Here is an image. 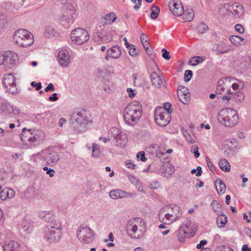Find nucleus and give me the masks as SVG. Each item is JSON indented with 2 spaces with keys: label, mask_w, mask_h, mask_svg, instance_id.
I'll return each instance as SVG.
<instances>
[{
  "label": "nucleus",
  "mask_w": 251,
  "mask_h": 251,
  "mask_svg": "<svg viewBox=\"0 0 251 251\" xmlns=\"http://www.w3.org/2000/svg\"><path fill=\"white\" fill-rule=\"evenodd\" d=\"M182 216L180 207L176 205H170L160 209L158 218L160 222L165 224H170L179 220Z\"/></svg>",
  "instance_id": "nucleus-1"
},
{
  "label": "nucleus",
  "mask_w": 251,
  "mask_h": 251,
  "mask_svg": "<svg viewBox=\"0 0 251 251\" xmlns=\"http://www.w3.org/2000/svg\"><path fill=\"white\" fill-rule=\"evenodd\" d=\"M45 134L41 130H26L25 127L22 129L20 138L25 145L31 148L42 143L45 140Z\"/></svg>",
  "instance_id": "nucleus-2"
},
{
  "label": "nucleus",
  "mask_w": 251,
  "mask_h": 251,
  "mask_svg": "<svg viewBox=\"0 0 251 251\" xmlns=\"http://www.w3.org/2000/svg\"><path fill=\"white\" fill-rule=\"evenodd\" d=\"M146 228L145 222L140 218L130 220L126 225V230L128 235L134 239H140L143 237Z\"/></svg>",
  "instance_id": "nucleus-3"
},
{
  "label": "nucleus",
  "mask_w": 251,
  "mask_h": 251,
  "mask_svg": "<svg viewBox=\"0 0 251 251\" xmlns=\"http://www.w3.org/2000/svg\"><path fill=\"white\" fill-rule=\"evenodd\" d=\"M142 115V106L137 101L131 102L127 105L124 110V118L126 123L131 125L137 122Z\"/></svg>",
  "instance_id": "nucleus-4"
},
{
  "label": "nucleus",
  "mask_w": 251,
  "mask_h": 251,
  "mask_svg": "<svg viewBox=\"0 0 251 251\" xmlns=\"http://www.w3.org/2000/svg\"><path fill=\"white\" fill-rule=\"evenodd\" d=\"M218 120L221 124L226 126H233L238 122L237 112L231 108L223 109L218 114Z\"/></svg>",
  "instance_id": "nucleus-5"
},
{
  "label": "nucleus",
  "mask_w": 251,
  "mask_h": 251,
  "mask_svg": "<svg viewBox=\"0 0 251 251\" xmlns=\"http://www.w3.org/2000/svg\"><path fill=\"white\" fill-rule=\"evenodd\" d=\"M13 39L17 45L24 48L30 46L34 42L32 34L28 30L23 28L19 29L15 32Z\"/></svg>",
  "instance_id": "nucleus-6"
},
{
  "label": "nucleus",
  "mask_w": 251,
  "mask_h": 251,
  "mask_svg": "<svg viewBox=\"0 0 251 251\" xmlns=\"http://www.w3.org/2000/svg\"><path fill=\"white\" fill-rule=\"evenodd\" d=\"M62 12L61 23L64 26L68 27L74 23L77 17L76 10L72 4L67 3L62 7Z\"/></svg>",
  "instance_id": "nucleus-7"
},
{
  "label": "nucleus",
  "mask_w": 251,
  "mask_h": 251,
  "mask_svg": "<svg viewBox=\"0 0 251 251\" xmlns=\"http://www.w3.org/2000/svg\"><path fill=\"white\" fill-rule=\"evenodd\" d=\"M76 234L77 238L83 244H91L95 239L94 231L87 226H79Z\"/></svg>",
  "instance_id": "nucleus-8"
},
{
  "label": "nucleus",
  "mask_w": 251,
  "mask_h": 251,
  "mask_svg": "<svg viewBox=\"0 0 251 251\" xmlns=\"http://www.w3.org/2000/svg\"><path fill=\"white\" fill-rule=\"evenodd\" d=\"M72 41L77 45H82L87 42L89 39V34L87 31L82 28L74 29L71 33Z\"/></svg>",
  "instance_id": "nucleus-9"
},
{
  "label": "nucleus",
  "mask_w": 251,
  "mask_h": 251,
  "mask_svg": "<svg viewBox=\"0 0 251 251\" xmlns=\"http://www.w3.org/2000/svg\"><path fill=\"white\" fill-rule=\"evenodd\" d=\"M236 80L232 77H223L217 83L216 93L218 94L226 96L227 94L230 95L232 94L230 89V82Z\"/></svg>",
  "instance_id": "nucleus-10"
},
{
  "label": "nucleus",
  "mask_w": 251,
  "mask_h": 251,
  "mask_svg": "<svg viewBox=\"0 0 251 251\" xmlns=\"http://www.w3.org/2000/svg\"><path fill=\"white\" fill-rule=\"evenodd\" d=\"M154 120L160 126H165L171 121V115L163 108H156L154 111Z\"/></svg>",
  "instance_id": "nucleus-11"
},
{
  "label": "nucleus",
  "mask_w": 251,
  "mask_h": 251,
  "mask_svg": "<svg viewBox=\"0 0 251 251\" xmlns=\"http://www.w3.org/2000/svg\"><path fill=\"white\" fill-rule=\"evenodd\" d=\"M110 131L113 136L115 145L121 148L124 147L127 141L126 135L117 127L111 128Z\"/></svg>",
  "instance_id": "nucleus-12"
},
{
  "label": "nucleus",
  "mask_w": 251,
  "mask_h": 251,
  "mask_svg": "<svg viewBox=\"0 0 251 251\" xmlns=\"http://www.w3.org/2000/svg\"><path fill=\"white\" fill-rule=\"evenodd\" d=\"M2 85L6 89V91L12 95L18 94L15 77L11 74H5L2 78Z\"/></svg>",
  "instance_id": "nucleus-13"
},
{
  "label": "nucleus",
  "mask_w": 251,
  "mask_h": 251,
  "mask_svg": "<svg viewBox=\"0 0 251 251\" xmlns=\"http://www.w3.org/2000/svg\"><path fill=\"white\" fill-rule=\"evenodd\" d=\"M50 226L51 228L49 229L47 234L48 241L50 243L58 242L61 238V234L60 224H52Z\"/></svg>",
  "instance_id": "nucleus-14"
},
{
  "label": "nucleus",
  "mask_w": 251,
  "mask_h": 251,
  "mask_svg": "<svg viewBox=\"0 0 251 251\" xmlns=\"http://www.w3.org/2000/svg\"><path fill=\"white\" fill-rule=\"evenodd\" d=\"M224 8L226 11L230 12L235 18H240L244 13V10L242 5L238 3H226Z\"/></svg>",
  "instance_id": "nucleus-15"
},
{
  "label": "nucleus",
  "mask_w": 251,
  "mask_h": 251,
  "mask_svg": "<svg viewBox=\"0 0 251 251\" xmlns=\"http://www.w3.org/2000/svg\"><path fill=\"white\" fill-rule=\"evenodd\" d=\"M36 156L43 157L48 164L56 163L59 157L57 152L50 149H46L36 154Z\"/></svg>",
  "instance_id": "nucleus-16"
},
{
  "label": "nucleus",
  "mask_w": 251,
  "mask_h": 251,
  "mask_svg": "<svg viewBox=\"0 0 251 251\" xmlns=\"http://www.w3.org/2000/svg\"><path fill=\"white\" fill-rule=\"evenodd\" d=\"M0 109L3 114L9 116L18 115L20 112V110L18 107L7 101L1 103Z\"/></svg>",
  "instance_id": "nucleus-17"
},
{
  "label": "nucleus",
  "mask_w": 251,
  "mask_h": 251,
  "mask_svg": "<svg viewBox=\"0 0 251 251\" xmlns=\"http://www.w3.org/2000/svg\"><path fill=\"white\" fill-rule=\"evenodd\" d=\"M170 10L176 16H181L184 13L183 6L179 0H173L170 3Z\"/></svg>",
  "instance_id": "nucleus-18"
},
{
  "label": "nucleus",
  "mask_w": 251,
  "mask_h": 251,
  "mask_svg": "<svg viewBox=\"0 0 251 251\" xmlns=\"http://www.w3.org/2000/svg\"><path fill=\"white\" fill-rule=\"evenodd\" d=\"M38 217L41 220L48 222L49 226L52 224H56L59 223L54 220V213L52 211H43L41 210L38 213Z\"/></svg>",
  "instance_id": "nucleus-19"
},
{
  "label": "nucleus",
  "mask_w": 251,
  "mask_h": 251,
  "mask_svg": "<svg viewBox=\"0 0 251 251\" xmlns=\"http://www.w3.org/2000/svg\"><path fill=\"white\" fill-rule=\"evenodd\" d=\"M58 61L62 67H66L70 62L69 52L65 50L59 51L57 55Z\"/></svg>",
  "instance_id": "nucleus-20"
},
{
  "label": "nucleus",
  "mask_w": 251,
  "mask_h": 251,
  "mask_svg": "<svg viewBox=\"0 0 251 251\" xmlns=\"http://www.w3.org/2000/svg\"><path fill=\"white\" fill-rule=\"evenodd\" d=\"M88 118L87 116L86 111L81 110L79 112H75L73 114L71 120L72 122H76L79 123H87Z\"/></svg>",
  "instance_id": "nucleus-21"
},
{
  "label": "nucleus",
  "mask_w": 251,
  "mask_h": 251,
  "mask_svg": "<svg viewBox=\"0 0 251 251\" xmlns=\"http://www.w3.org/2000/svg\"><path fill=\"white\" fill-rule=\"evenodd\" d=\"M152 85L155 88H159L164 86L166 81L162 76H159L156 72H152L151 75Z\"/></svg>",
  "instance_id": "nucleus-22"
},
{
  "label": "nucleus",
  "mask_w": 251,
  "mask_h": 251,
  "mask_svg": "<svg viewBox=\"0 0 251 251\" xmlns=\"http://www.w3.org/2000/svg\"><path fill=\"white\" fill-rule=\"evenodd\" d=\"M178 97L179 100L185 103L189 99V91L188 89L184 86H179L177 89Z\"/></svg>",
  "instance_id": "nucleus-23"
},
{
  "label": "nucleus",
  "mask_w": 251,
  "mask_h": 251,
  "mask_svg": "<svg viewBox=\"0 0 251 251\" xmlns=\"http://www.w3.org/2000/svg\"><path fill=\"white\" fill-rule=\"evenodd\" d=\"M181 226L183 227L185 230L187 231V232L190 235L193 236L197 231V226L196 224L191 221H186L183 222Z\"/></svg>",
  "instance_id": "nucleus-24"
},
{
  "label": "nucleus",
  "mask_w": 251,
  "mask_h": 251,
  "mask_svg": "<svg viewBox=\"0 0 251 251\" xmlns=\"http://www.w3.org/2000/svg\"><path fill=\"white\" fill-rule=\"evenodd\" d=\"M6 60L8 59L9 67L12 68L17 65L18 61V54L11 51H6Z\"/></svg>",
  "instance_id": "nucleus-25"
},
{
  "label": "nucleus",
  "mask_w": 251,
  "mask_h": 251,
  "mask_svg": "<svg viewBox=\"0 0 251 251\" xmlns=\"http://www.w3.org/2000/svg\"><path fill=\"white\" fill-rule=\"evenodd\" d=\"M3 249L4 251H20V244L18 242L13 240L5 243Z\"/></svg>",
  "instance_id": "nucleus-26"
},
{
  "label": "nucleus",
  "mask_w": 251,
  "mask_h": 251,
  "mask_svg": "<svg viewBox=\"0 0 251 251\" xmlns=\"http://www.w3.org/2000/svg\"><path fill=\"white\" fill-rule=\"evenodd\" d=\"M109 53V56H110V58L114 59L118 58L121 54V51L120 48L118 45H115L112 47L111 48L107 50Z\"/></svg>",
  "instance_id": "nucleus-27"
},
{
  "label": "nucleus",
  "mask_w": 251,
  "mask_h": 251,
  "mask_svg": "<svg viewBox=\"0 0 251 251\" xmlns=\"http://www.w3.org/2000/svg\"><path fill=\"white\" fill-rule=\"evenodd\" d=\"M15 196L14 191L9 188H5L0 192V198L2 200H5L7 198L11 199Z\"/></svg>",
  "instance_id": "nucleus-28"
},
{
  "label": "nucleus",
  "mask_w": 251,
  "mask_h": 251,
  "mask_svg": "<svg viewBox=\"0 0 251 251\" xmlns=\"http://www.w3.org/2000/svg\"><path fill=\"white\" fill-rule=\"evenodd\" d=\"M245 98L244 94L242 93L236 92L234 94L232 93V94L229 96H225L222 97V99L223 100H229L232 99H235L237 101H242Z\"/></svg>",
  "instance_id": "nucleus-29"
},
{
  "label": "nucleus",
  "mask_w": 251,
  "mask_h": 251,
  "mask_svg": "<svg viewBox=\"0 0 251 251\" xmlns=\"http://www.w3.org/2000/svg\"><path fill=\"white\" fill-rule=\"evenodd\" d=\"M126 191L120 189L111 191L109 193L110 197L114 200L125 198Z\"/></svg>",
  "instance_id": "nucleus-30"
},
{
  "label": "nucleus",
  "mask_w": 251,
  "mask_h": 251,
  "mask_svg": "<svg viewBox=\"0 0 251 251\" xmlns=\"http://www.w3.org/2000/svg\"><path fill=\"white\" fill-rule=\"evenodd\" d=\"M185 231V229L181 226H179L177 231V237L179 241L183 242L185 238L189 236V234Z\"/></svg>",
  "instance_id": "nucleus-31"
},
{
  "label": "nucleus",
  "mask_w": 251,
  "mask_h": 251,
  "mask_svg": "<svg viewBox=\"0 0 251 251\" xmlns=\"http://www.w3.org/2000/svg\"><path fill=\"white\" fill-rule=\"evenodd\" d=\"M215 185L219 194H223L225 192L226 189V185L221 179H217L215 181Z\"/></svg>",
  "instance_id": "nucleus-32"
},
{
  "label": "nucleus",
  "mask_w": 251,
  "mask_h": 251,
  "mask_svg": "<svg viewBox=\"0 0 251 251\" xmlns=\"http://www.w3.org/2000/svg\"><path fill=\"white\" fill-rule=\"evenodd\" d=\"M87 123H79L72 122V126L75 130L77 133L82 132L86 130Z\"/></svg>",
  "instance_id": "nucleus-33"
},
{
  "label": "nucleus",
  "mask_w": 251,
  "mask_h": 251,
  "mask_svg": "<svg viewBox=\"0 0 251 251\" xmlns=\"http://www.w3.org/2000/svg\"><path fill=\"white\" fill-rule=\"evenodd\" d=\"M220 168L225 172L229 171L230 165L228 161L226 159H221L219 162Z\"/></svg>",
  "instance_id": "nucleus-34"
},
{
  "label": "nucleus",
  "mask_w": 251,
  "mask_h": 251,
  "mask_svg": "<svg viewBox=\"0 0 251 251\" xmlns=\"http://www.w3.org/2000/svg\"><path fill=\"white\" fill-rule=\"evenodd\" d=\"M227 221V217L223 213L220 214L217 218V224L218 226L219 227H223L225 226Z\"/></svg>",
  "instance_id": "nucleus-35"
},
{
  "label": "nucleus",
  "mask_w": 251,
  "mask_h": 251,
  "mask_svg": "<svg viewBox=\"0 0 251 251\" xmlns=\"http://www.w3.org/2000/svg\"><path fill=\"white\" fill-rule=\"evenodd\" d=\"M205 59V57L203 56H196L190 58L189 63L192 66H196L203 61Z\"/></svg>",
  "instance_id": "nucleus-36"
},
{
  "label": "nucleus",
  "mask_w": 251,
  "mask_h": 251,
  "mask_svg": "<svg viewBox=\"0 0 251 251\" xmlns=\"http://www.w3.org/2000/svg\"><path fill=\"white\" fill-rule=\"evenodd\" d=\"M117 17L115 13L111 12L105 16L103 19L106 24H111L116 20Z\"/></svg>",
  "instance_id": "nucleus-37"
},
{
  "label": "nucleus",
  "mask_w": 251,
  "mask_h": 251,
  "mask_svg": "<svg viewBox=\"0 0 251 251\" xmlns=\"http://www.w3.org/2000/svg\"><path fill=\"white\" fill-rule=\"evenodd\" d=\"M55 31L53 27L50 25H48L45 27L44 35L47 37L54 36Z\"/></svg>",
  "instance_id": "nucleus-38"
},
{
  "label": "nucleus",
  "mask_w": 251,
  "mask_h": 251,
  "mask_svg": "<svg viewBox=\"0 0 251 251\" xmlns=\"http://www.w3.org/2000/svg\"><path fill=\"white\" fill-rule=\"evenodd\" d=\"M128 178L132 184H134L136 187H138L139 191L143 193H145V192L144 191L143 189H140V186L141 185V184L140 183V182L138 179H137L132 175H130L128 176Z\"/></svg>",
  "instance_id": "nucleus-39"
},
{
  "label": "nucleus",
  "mask_w": 251,
  "mask_h": 251,
  "mask_svg": "<svg viewBox=\"0 0 251 251\" xmlns=\"http://www.w3.org/2000/svg\"><path fill=\"white\" fill-rule=\"evenodd\" d=\"M230 42L234 45H238L241 44L244 39L239 36H231L229 38Z\"/></svg>",
  "instance_id": "nucleus-40"
},
{
  "label": "nucleus",
  "mask_w": 251,
  "mask_h": 251,
  "mask_svg": "<svg viewBox=\"0 0 251 251\" xmlns=\"http://www.w3.org/2000/svg\"><path fill=\"white\" fill-rule=\"evenodd\" d=\"M194 17V13L193 10L189 9L186 11L183 19L185 22H190L193 19Z\"/></svg>",
  "instance_id": "nucleus-41"
},
{
  "label": "nucleus",
  "mask_w": 251,
  "mask_h": 251,
  "mask_svg": "<svg viewBox=\"0 0 251 251\" xmlns=\"http://www.w3.org/2000/svg\"><path fill=\"white\" fill-rule=\"evenodd\" d=\"M151 19L155 20L158 17L159 13L160 12V8L157 6L153 5L151 8Z\"/></svg>",
  "instance_id": "nucleus-42"
},
{
  "label": "nucleus",
  "mask_w": 251,
  "mask_h": 251,
  "mask_svg": "<svg viewBox=\"0 0 251 251\" xmlns=\"http://www.w3.org/2000/svg\"><path fill=\"white\" fill-rule=\"evenodd\" d=\"M211 206L213 210L217 213L218 215V213H221V210L222 208L221 205L220 203L216 201H212L211 203Z\"/></svg>",
  "instance_id": "nucleus-43"
},
{
  "label": "nucleus",
  "mask_w": 251,
  "mask_h": 251,
  "mask_svg": "<svg viewBox=\"0 0 251 251\" xmlns=\"http://www.w3.org/2000/svg\"><path fill=\"white\" fill-rule=\"evenodd\" d=\"M126 48L129 50V53L132 56H135L137 55V52L136 51V48L133 45L126 44Z\"/></svg>",
  "instance_id": "nucleus-44"
},
{
  "label": "nucleus",
  "mask_w": 251,
  "mask_h": 251,
  "mask_svg": "<svg viewBox=\"0 0 251 251\" xmlns=\"http://www.w3.org/2000/svg\"><path fill=\"white\" fill-rule=\"evenodd\" d=\"M93 149L92 156L95 157H98L99 156L100 152L99 151V146L96 143L93 144Z\"/></svg>",
  "instance_id": "nucleus-45"
},
{
  "label": "nucleus",
  "mask_w": 251,
  "mask_h": 251,
  "mask_svg": "<svg viewBox=\"0 0 251 251\" xmlns=\"http://www.w3.org/2000/svg\"><path fill=\"white\" fill-rule=\"evenodd\" d=\"M197 30L200 33H203L208 30V27L204 23L200 24L197 27Z\"/></svg>",
  "instance_id": "nucleus-46"
},
{
  "label": "nucleus",
  "mask_w": 251,
  "mask_h": 251,
  "mask_svg": "<svg viewBox=\"0 0 251 251\" xmlns=\"http://www.w3.org/2000/svg\"><path fill=\"white\" fill-rule=\"evenodd\" d=\"M193 75V72L191 70H187L184 73V80L186 82H188L190 80Z\"/></svg>",
  "instance_id": "nucleus-47"
},
{
  "label": "nucleus",
  "mask_w": 251,
  "mask_h": 251,
  "mask_svg": "<svg viewBox=\"0 0 251 251\" xmlns=\"http://www.w3.org/2000/svg\"><path fill=\"white\" fill-rule=\"evenodd\" d=\"M171 106L172 105L170 103L166 102L164 104L163 107H157V108H163L166 111L169 112V115H171L173 111Z\"/></svg>",
  "instance_id": "nucleus-48"
},
{
  "label": "nucleus",
  "mask_w": 251,
  "mask_h": 251,
  "mask_svg": "<svg viewBox=\"0 0 251 251\" xmlns=\"http://www.w3.org/2000/svg\"><path fill=\"white\" fill-rule=\"evenodd\" d=\"M136 157L138 159H140L143 162H145L147 160V158L145 157V152L143 151L138 152L136 155Z\"/></svg>",
  "instance_id": "nucleus-49"
},
{
  "label": "nucleus",
  "mask_w": 251,
  "mask_h": 251,
  "mask_svg": "<svg viewBox=\"0 0 251 251\" xmlns=\"http://www.w3.org/2000/svg\"><path fill=\"white\" fill-rule=\"evenodd\" d=\"M199 148L197 145L192 146L191 149V151L194 154L195 157L197 158L200 156V153L199 151Z\"/></svg>",
  "instance_id": "nucleus-50"
},
{
  "label": "nucleus",
  "mask_w": 251,
  "mask_h": 251,
  "mask_svg": "<svg viewBox=\"0 0 251 251\" xmlns=\"http://www.w3.org/2000/svg\"><path fill=\"white\" fill-rule=\"evenodd\" d=\"M22 228L26 232H30L32 229L31 225L27 222H25L23 224Z\"/></svg>",
  "instance_id": "nucleus-51"
},
{
  "label": "nucleus",
  "mask_w": 251,
  "mask_h": 251,
  "mask_svg": "<svg viewBox=\"0 0 251 251\" xmlns=\"http://www.w3.org/2000/svg\"><path fill=\"white\" fill-rule=\"evenodd\" d=\"M216 251H234L231 248L227 246H221L216 248Z\"/></svg>",
  "instance_id": "nucleus-52"
},
{
  "label": "nucleus",
  "mask_w": 251,
  "mask_h": 251,
  "mask_svg": "<svg viewBox=\"0 0 251 251\" xmlns=\"http://www.w3.org/2000/svg\"><path fill=\"white\" fill-rule=\"evenodd\" d=\"M131 1L135 3L133 8L136 10H138L141 5V0H131Z\"/></svg>",
  "instance_id": "nucleus-53"
},
{
  "label": "nucleus",
  "mask_w": 251,
  "mask_h": 251,
  "mask_svg": "<svg viewBox=\"0 0 251 251\" xmlns=\"http://www.w3.org/2000/svg\"><path fill=\"white\" fill-rule=\"evenodd\" d=\"M162 57L167 60H169L171 58L170 55H169V52L165 49H163L162 50Z\"/></svg>",
  "instance_id": "nucleus-54"
},
{
  "label": "nucleus",
  "mask_w": 251,
  "mask_h": 251,
  "mask_svg": "<svg viewBox=\"0 0 251 251\" xmlns=\"http://www.w3.org/2000/svg\"><path fill=\"white\" fill-rule=\"evenodd\" d=\"M235 30L240 33H243L244 32V28L242 25L241 24H236L235 25Z\"/></svg>",
  "instance_id": "nucleus-55"
},
{
  "label": "nucleus",
  "mask_w": 251,
  "mask_h": 251,
  "mask_svg": "<svg viewBox=\"0 0 251 251\" xmlns=\"http://www.w3.org/2000/svg\"><path fill=\"white\" fill-rule=\"evenodd\" d=\"M206 160L207 162V166L208 167L209 170L213 172L215 171V167L212 164V162L210 161L209 159L206 157Z\"/></svg>",
  "instance_id": "nucleus-56"
},
{
  "label": "nucleus",
  "mask_w": 251,
  "mask_h": 251,
  "mask_svg": "<svg viewBox=\"0 0 251 251\" xmlns=\"http://www.w3.org/2000/svg\"><path fill=\"white\" fill-rule=\"evenodd\" d=\"M6 52L3 53H0V66L3 65L6 60Z\"/></svg>",
  "instance_id": "nucleus-57"
},
{
  "label": "nucleus",
  "mask_w": 251,
  "mask_h": 251,
  "mask_svg": "<svg viewBox=\"0 0 251 251\" xmlns=\"http://www.w3.org/2000/svg\"><path fill=\"white\" fill-rule=\"evenodd\" d=\"M140 39H141V42H142L143 45H144L145 44H147V43H149L148 40L147 39V37L144 33L141 34V37H140Z\"/></svg>",
  "instance_id": "nucleus-58"
},
{
  "label": "nucleus",
  "mask_w": 251,
  "mask_h": 251,
  "mask_svg": "<svg viewBox=\"0 0 251 251\" xmlns=\"http://www.w3.org/2000/svg\"><path fill=\"white\" fill-rule=\"evenodd\" d=\"M126 167L129 169H133L135 168L136 165L133 164L130 160H127L125 163Z\"/></svg>",
  "instance_id": "nucleus-59"
},
{
  "label": "nucleus",
  "mask_w": 251,
  "mask_h": 251,
  "mask_svg": "<svg viewBox=\"0 0 251 251\" xmlns=\"http://www.w3.org/2000/svg\"><path fill=\"white\" fill-rule=\"evenodd\" d=\"M31 86L36 88V90H39L42 88V85L40 82L36 83L34 81H32L30 83Z\"/></svg>",
  "instance_id": "nucleus-60"
},
{
  "label": "nucleus",
  "mask_w": 251,
  "mask_h": 251,
  "mask_svg": "<svg viewBox=\"0 0 251 251\" xmlns=\"http://www.w3.org/2000/svg\"><path fill=\"white\" fill-rule=\"evenodd\" d=\"M207 242V241L205 240L201 241L200 243L197 245V248L199 249H202L203 248V246L206 244Z\"/></svg>",
  "instance_id": "nucleus-61"
},
{
  "label": "nucleus",
  "mask_w": 251,
  "mask_h": 251,
  "mask_svg": "<svg viewBox=\"0 0 251 251\" xmlns=\"http://www.w3.org/2000/svg\"><path fill=\"white\" fill-rule=\"evenodd\" d=\"M185 138L187 141L190 144H194L195 143V139L190 134H189L185 137Z\"/></svg>",
  "instance_id": "nucleus-62"
},
{
  "label": "nucleus",
  "mask_w": 251,
  "mask_h": 251,
  "mask_svg": "<svg viewBox=\"0 0 251 251\" xmlns=\"http://www.w3.org/2000/svg\"><path fill=\"white\" fill-rule=\"evenodd\" d=\"M54 88L53 84L50 83L48 84V86L45 89V91L47 92L50 91H54Z\"/></svg>",
  "instance_id": "nucleus-63"
},
{
  "label": "nucleus",
  "mask_w": 251,
  "mask_h": 251,
  "mask_svg": "<svg viewBox=\"0 0 251 251\" xmlns=\"http://www.w3.org/2000/svg\"><path fill=\"white\" fill-rule=\"evenodd\" d=\"M126 91L128 93V96L130 98H134L135 96V94L134 93V91L130 88H128Z\"/></svg>",
  "instance_id": "nucleus-64"
}]
</instances>
